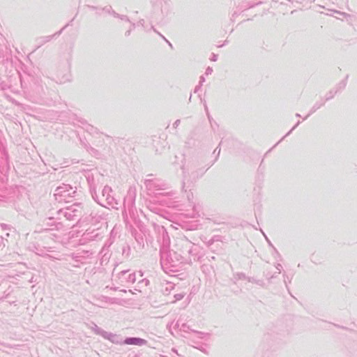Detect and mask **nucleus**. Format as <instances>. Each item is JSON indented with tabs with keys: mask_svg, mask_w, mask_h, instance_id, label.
Listing matches in <instances>:
<instances>
[{
	"mask_svg": "<svg viewBox=\"0 0 357 357\" xmlns=\"http://www.w3.org/2000/svg\"><path fill=\"white\" fill-rule=\"evenodd\" d=\"M220 153V148L218 146L213 151L214 154L216 153L214 161L206 168L204 166V162L203 159L199 157H193L190 158L186 164L183 165L182 167L183 188H184L186 184L192 183L201 178L206 170L218 160Z\"/></svg>",
	"mask_w": 357,
	"mask_h": 357,
	"instance_id": "1",
	"label": "nucleus"
},
{
	"mask_svg": "<svg viewBox=\"0 0 357 357\" xmlns=\"http://www.w3.org/2000/svg\"><path fill=\"white\" fill-rule=\"evenodd\" d=\"M87 181L89 185L90 192L94 201L105 208L111 206L112 208H117L119 202L112 195L113 191L111 187L108 185L104 186L101 190V193L98 194L97 191V184L93 177L88 175Z\"/></svg>",
	"mask_w": 357,
	"mask_h": 357,
	"instance_id": "2",
	"label": "nucleus"
},
{
	"mask_svg": "<svg viewBox=\"0 0 357 357\" xmlns=\"http://www.w3.org/2000/svg\"><path fill=\"white\" fill-rule=\"evenodd\" d=\"M184 257L173 250H166L164 248L160 250V264L162 270L168 273L178 271L183 263Z\"/></svg>",
	"mask_w": 357,
	"mask_h": 357,
	"instance_id": "3",
	"label": "nucleus"
},
{
	"mask_svg": "<svg viewBox=\"0 0 357 357\" xmlns=\"http://www.w3.org/2000/svg\"><path fill=\"white\" fill-rule=\"evenodd\" d=\"M148 176L153 177V175L149 174ZM144 185L150 194L159 195L162 196H170L174 194L172 192H165L167 190V184L162 180L157 178H150L145 179Z\"/></svg>",
	"mask_w": 357,
	"mask_h": 357,
	"instance_id": "4",
	"label": "nucleus"
},
{
	"mask_svg": "<svg viewBox=\"0 0 357 357\" xmlns=\"http://www.w3.org/2000/svg\"><path fill=\"white\" fill-rule=\"evenodd\" d=\"M83 212V206L81 203H75L69 206L57 211L58 218H65L70 221H78Z\"/></svg>",
	"mask_w": 357,
	"mask_h": 357,
	"instance_id": "5",
	"label": "nucleus"
},
{
	"mask_svg": "<svg viewBox=\"0 0 357 357\" xmlns=\"http://www.w3.org/2000/svg\"><path fill=\"white\" fill-rule=\"evenodd\" d=\"M76 193V188L63 183L56 188L54 195L59 202H69L70 199L75 197Z\"/></svg>",
	"mask_w": 357,
	"mask_h": 357,
	"instance_id": "6",
	"label": "nucleus"
},
{
	"mask_svg": "<svg viewBox=\"0 0 357 357\" xmlns=\"http://www.w3.org/2000/svg\"><path fill=\"white\" fill-rule=\"evenodd\" d=\"M136 198V189L130 187L127 192V195L124 197L123 200V215L124 218H127L129 215L130 217L135 215L136 208L135 206Z\"/></svg>",
	"mask_w": 357,
	"mask_h": 357,
	"instance_id": "7",
	"label": "nucleus"
},
{
	"mask_svg": "<svg viewBox=\"0 0 357 357\" xmlns=\"http://www.w3.org/2000/svg\"><path fill=\"white\" fill-rule=\"evenodd\" d=\"M103 237V231L101 228H89L82 236V239L84 243L91 241H99Z\"/></svg>",
	"mask_w": 357,
	"mask_h": 357,
	"instance_id": "8",
	"label": "nucleus"
},
{
	"mask_svg": "<svg viewBox=\"0 0 357 357\" xmlns=\"http://www.w3.org/2000/svg\"><path fill=\"white\" fill-rule=\"evenodd\" d=\"M118 282L122 286H129L133 284L136 280L135 273L130 272V270L121 271L117 275Z\"/></svg>",
	"mask_w": 357,
	"mask_h": 357,
	"instance_id": "9",
	"label": "nucleus"
},
{
	"mask_svg": "<svg viewBox=\"0 0 357 357\" xmlns=\"http://www.w3.org/2000/svg\"><path fill=\"white\" fill-rule=\"evenodd\" d=\"M33 252L38 255L42 257H48L52 259L59 260L60 258L56 255H49L47 252H53L52 248L40 247L39 245L33 246Z\"/></svg>",
	"mask_w": 357,
	"mask_h": 357,
	"instance_id": "10",
	"label": "nucleus"
},
{
	"mask_svg": "<svg viewBox=\"0 0 357 357\" xmlns=\"http://www.w3.org/2000/svg\"><path fill=\"white\" fill-rule=\"evenodd\" d=\"M176 246L177 250L181 252V255H185L189 247L192 246V242L186 237L183 236L177 239Z\"/></svg>",
	"mask_w": 357,
	"mask_h": 357,
	"instance_id": "11",
	"label": "nucleus"
},
{
	"mask_svg": "<svg viewBox=\"0 0 357 357\" xmlns=\"http://www.w3.org/2000/svg\"><path fill=\"white\" fill-rule=\"evenodd\" d=\"M8 178L5 174L0 175V199L6 198L10 193L7 188Z\"/></svg>",
	"mask_w": 357,
	"mask_h": 357,
	"instance_id": "12",
	"label": "nucleus"
},
{
	"mask_svg": "<svg viewBox=\"0 0 357 357\" xmlns=\"http://www.w3.org/2000/svg\"><path fill=\"white\" fill-rule=\"evenodd\" d=\"M68 26V24H66V26H64L60 31L56 32L55 33H54L53 35H50V36H42V37H40L38 38H37L36 41L38 44V47H40L43 45H45V43L51 41L55 36H59V35L61 34V33L63 32V31Z\"/></svg>",
	"mask_w": 357,
	"mask_h": 357,
	"instance_id": "13",
	"label": "nucleus"
},
{
	"mask_svg": "<svg viewBox=\"0 0 357 357\" xmlns=\"http://www.w3.org/2000/svg\"><path fill=\"white\" fill-rule=\"evenodd\" d=\"M102 337L114 344H123V338L119 335L106 331Z\"/></svg>",
	"mask_w": 357,
	"mask_h": 357,
	"instance_id": "14",
	"label": "nucleus"
},
{
	"mask_svg": "<svg viewBox=\"0 0 357 357\" xmlns=\"http://www.w3.org/2000/svg\"><path fill=\"white\" fill-rule=\"evenodd\" d=\"M146 341L144 339L139 337H126L125 340H123V344H130V345H143L146 344Z\"/></svg>",
	"mask_w": 357,
	"mask_h": 357,
	"instance_id": "15",
	"label": "nucleus"
},
{
	"mask_svg": "<svg viewBox=\"0 0 357 357\" xmlns=\"http://www.w3.org/2000/svg\"><path fill=\"white\" fill-rule=\"evenodd\" d=\"M185 255H188V258L185 259L188 263H192V261L198 260L197 257V250L195 248L194 244L192 243V246L189 247V248L186 251V254Z\"/></svg>",
	"mask_w": 357,
	"mask_h": 357,
	"instance_id": "16",
	"label": "nucleus"
},
{
	"mask_svg": "<svg viewBox=\"0 0 357 357\" xmlns=\"http://www.w3.org/2000/svg\"><path fill=\"white\" fill-rule=\"evenodd\" d=\"M174 283L168 281H164L161 283V291L166 295L170 294V292L174 289Z\"/></svg>",
	"mask_w": 357,
	"mask_h": 357,
	"instance_id": "17",
	"label": "nucleus"
},
{
	"mask_svg": "<svg viewBox=\"0 0 357 357\" xmlns=\"http://www.w3.org/2000/svg\"><path fill=\"white\" fill-rule=\"evenodd\" d=\"M326 101L324 99H321L320 100L317 101L314 104V105L311 107L308 114L304 118V119H306L308 118L310 115H312L313 113H314L317 109H319L320 107L324 105Z\"/></svg>",
	"mask_w": 357,
	"mask_h": 357,
	"instance_id": "18",
	"label": "nucleus"
},
{
	"mask_svg": "<svg viewBox=\"0 0 357 357\" xmlns=\"http://www.w3.org/2000/svg\"><path fill=\"white\" fill-rule=\"evenodd\" d=\"M202 240L208 247H210L215 242H222V236L220 235H215L208 241H206V238H204V239L202 238Z\"/></svg>",
	"mask_w": 357,
	"mask_h": 357,
	"instance_id": "19",
	"label": "nucleus"
},
{
	"mask_svg": "<svg viewBox=\"0 0 357 357\" xmlns=\"http://www.w3.org/2000/svg\"><path fill=\"white\" fill-rule=\"evenodd\" d=\"M91 218V222L93 223H98L101 220H104V216L102 214H99L96 212H91L90 214Z\"/></svg>",
	"mask_w": 357,
	"mask_h": 357,
	"instance_id": "20",
	"label": "nucleus"
},
{
	"mask_svg": "<svg viewBox=\"0 0 357 357\" xmlns=\"http://www.w3.org/2000/svg\"><path fill=\"white\" fill-rule=\"evenodd\" d=\"M83 128L86 130V132H89L91 135H96L98 133V129L94 126L87 123H83Z\"/></svg>",
	"mask_w": 357,
	"mask_h": 357,
	"instance_id": "21",
	"label": "nucleus"
},
{
	"mask_svg": "<svg viewBox=\"0 0 357 357\" xmlns=\"http://www.w3.org/2000/svg\"><path fill=\"white\" fill-rule=\"evenodd\" d=\"M232 281L234 284L240 280H247V276L243 273H236L233 275Z\"/></svg>",
	"mask_w": 357,
	"mask_h": 357,
	"instance_id": "22",
	"label": "nucleus"
},
{
	"mask_svg": "<svg viewBox=\"0 0 357 357\" xmlns=\"http://www.w3.org/2000/svg\"><path fill=\"white\" fill-rule=\"evenodd\" d=\"M131 249L128 244H125L122 248V255L128 258L130 255Z\"/></svg>",
	"mask_w": 357,
	"mask_h": 357,
	"instance_id": "23",
	"label": "nucleus"
},
{
	"mask_svg": "<svg viewBox=\"0 0 357 357\" xmlns=\"http://www.w3.org/2000/svg\"><path fill=\"white\" fill-rule=\"evenodd\" d=\"M337 92H338V89H333L332 90H331L329 92H328L326 94L324 100L326 102L328 100H331Z\"/></svg>",
	"mask_w": 357,
	"mask_h": 357,
	"instance_id": "24",
	"label": "nucleus"
},
{
	"mask_svg": "<svg viewBox=\"0 0 357 357\" xmlns=\"http://www.w3.org/2000/svg\"><path fill=\"white\" fill-rule=\"evenodd\" d=\"M348 78V75L345 77L344 79L342 80L334 89H338V92L344 89L347 85V80Z\"/></svg>",
	"mask_w": 357,
	"mask_h": 357,
	"instance_id": "25",
	"label": "nucleus"
},
{
	"mask_svg": "<svg viewBox=\"0 0 357 357\" xmlns=\"http://www.w3.org/2000/svg\"><path fill=\"white\" fill-rule=\"evenodd\" d=\"M112 15L114 17L119 18L120 20H121L123 21H126V22H130V20H129V18H128V17L127 15H119V13H116L115 11H112Z\"/></svg>",
	"mask_w": 357,
	"mask_h": 357,
	"instance_id": "26",
	"label": "nucleus"
},
{
	"mask_svg": "<svg viewBox=\"0 0 357 357\" xmlns=\"http://www.w3.org/2000/svg\"><path fill=\"white\" fill-rule=\"evenodd\" d=\"M247 280L249 282L255 283L259 286H264V282L261 280H256L254 278L247 277Z\"/></svg>",
	"mask_w": 357,
	"mask_h": 357,
	"instance_id": "27",
	"label": "nucleus"
},
{
	"mask_svg": "<svg viewBox=\"0 0 357 357\" xmlns=\"http://www.w3.org/2000/svg\"><path fill=\"white\" fill-rule=\"evenodd\" d=\"M6 244L3 238L0 236V257L3 255Z\"/></svg>",
	"mask_w": 357,
	"mask_h": 357,
	"instance_id": "28",
	"label": "nucleus"
},
{
	"mask_svg": "<svg viewBox=\"0 0 357 357\" xmlns=\"http://www.w3.org/2000/svg\"><path fill=\"white\" fill-rule=\"evenodd\" d=\"M0 153L1 154L5 157V159L7 160L8 158V153L6 151V147L3 145V142L0 140Z\"/></svg>",
	"mask_w": 357,
	"mask_h": 357,
	"instance_id": "29",
	"label": "nucleus"
},
{
	"mask_svg": "<svg viewBox=\"0 0 357 357\" xmlns=\"http://www.w3.org/2000/svg\"><path fill=\"white\" fill-rule=\"evenodd\" d=\"M283 278H284V284L286 286V288L289 291L288 284L291 283L292 278L289 277L288 275L284 273L283 274Z\"/></svg>",
	"mask_w": 357,
	"mask_h": 357,
	"instance_id": "30",
	"label": "nucleus"
},
{
	"mask_svg": "<svg viewBox=\"0 0 357 357\" xmlns=\"http://www.w3.org/2000/svg\"><path fill=\"white\" fill-rule=\"evenodd\" d=\"M111 243H105L104 246L102 247L101 251H100V254H102L103 255V257H105L106 255H107V252H108V248L111 245Z\"/></svg>",
	"mask_w": 357,
	"mask_h": 357,
	"instance_id": "31",
	"label": "nucleus"
},
{
	"mask_svg": "<svg viewBox=\"0 0 357 357\" xmlns=\"http://www.w3.org/2000/svg\"><path fill=\"white\" fill-rule=\"evenodd\" d=\"M205 109H206V115H207V117H208V119L209 123H210V124H211V129H212V130H214L213 123V121L214 120H213V118L211 116V115H210V114H209V112H208V107H207V106H206V105H205Z\"/></svg>",
	"mask_w": 357,
	"mask_h": 357,
	"instance_id": "32",
	"label": "nucleus"
},
{
	"mask_svg": "<svg viewBox=\"0 0 357 357\" xmlns=\"http://www.w3.org/2000/svg\"><path fill=\"white\" fill-rule=\"evenodd\" d=\"M70 80V75L68 73L65 74L61 78L58 77V81L60 83H65Z\"/></svg>",
	"mask_w": 357,
	"mask_h": 357,
	"instance_id": "33",
	"label": "nucleus"
},
{
	"mask_svg": "<svg viewBox=\"0 0 357 357\" xmlns=\"http://www.w3.org/2000/svg\"><path fill=\"white\" fill-rule=\"evenodd\" d=\"M94 331L96 334L100 335L102 337H103L104 333H105V332H106L105 331L99 328L97 325H95Z\"/></svg>",
	"mask_w": 357,
	"mask_h": 357,
	"instance_id": "34",
	"label": "nucleus"
},
{
	"mask_svg": "<svg viewBox=\"0 0 357 357\" xmlns=\"http://www.w3.org/2000/svg\"><path fill=\"white\" fill-rule=\"evenodd\" d=\"M264 276L269 282H271L272 279L276 278V275H272V273H271L269 271L264 273Z\"/></svg>",
	"mask_w": 357,
	"mask_h": 357,
	"instance_id": "35",
	"label": "nucleus"
},
{
	"mask_svg": "<svg viewBox=\"0 0 357 357\" xmlns=\"http://www.w3.org/2000/svg\"><path fill=\"white\" fill-rule=\"evenodd\" d=\"M101 10H102V11H105V13H107L111 14V15H112V11H114V10H112V6H105V7L102 8Z\"/></svg>",
	"mask_w": 357,
	"mask_h": 357,
	"instance_id": "36",
	"label": "nucleus"
},
{
	"mask_svg": "<svg viewBox=\"0 0 357 357\" xmlns=\"http://www.w3.org/2000/svg\"><path fill=\"white\" fill-rule=\"evenodd\" d=\"M184 296H185V294H183V293L176 294L174 295L175 301L181 300L184 297Z\"/></svg>",
	"mask_w": 357,
	"mask_h": 357,
	"instance_id": "37",
	"label": "nucleus"
},
{
	"mask_svg": "<svg viewBox=\"0 0 357 357\" xmlns=\"http://www.w3.org/2000/svg\"><path fill=\"white\" fill-rule=\"evenodd\" d=\"M275 268H276V271H275V273H278V274H280L281 273V271H282V266L280 264H277L275 265Z\"/></svg>",
	"mask_w": 357,
	"mask_h": 357,
	"instance_id": "38",
	"label": "nucleus"
},
{
	"mask_svg": "<svg viewBox=\"0 0 357 357\" xmlns=\"http://www.w3.org/2000/svg\"><path fill=\"white\" fill-rule=\"evenodd\" d=\"M151 29H153L155 32L158 33L168 44L169 45L172 47V45L171 44V43L169 41H168L162 34H160V33H158V31H156V30L154 29V27L152 26Z\"/></svg>",
	"mask_w": 357,
	"mask_h": 357,
	"instance_id": "39",
	"label": "nucleus"
},
{
	"mask_svg": "<svg viewBox=\"0 0 357 357\" xmlns=\"http://www.w3.org/2000/svg\"><path fill=\"white\" fill-rule=\"evenodd\" d=\"M175 326H176L177 328H180V330H183V331H185V328H188V327L186 326V325H185V324H182V326L180 327V326H179V323H178V321H177L176 322Z\"/></svg>",
	"mask_w": 357,
	"mask_h": 357,
	"instance_id": "40",
	"label": "nucleus"
},
{
	"mask_svg": "<svg viewBox=\"0 0 357 357\" xmlns=\"http://www.w3.org/2000/svg\"><path fill=\"white\" fill-rule=\"evenodd\" d=\"M213 73V68L211 67H208L206 70L205 74L206 75H209Z\"/></svg>",
	"mask_w": 357,
	"mask_h": 357,
	"instance_id": "41",
	"label": "nucleus"
},
{
	"mask_svg": "<svg viewBox=\"0 0 357 357\" xmlns=\"http://www.w3.org/2000/svg\"><path fill=\"white\" fill-rule=\"evenodd\" d=\"M299 124L300 121H298L296 124L286 134V136L289 135Z\"/></svg>",
	"mask_w": 357,
	"mask_h": 357,
	"instance_id": "42",
	"label": "nucleus"
},
{
	"mask_svg": "<svg viewBox=\"0 0 357 357\" xmlns=\"http://www.w3.org/2000/svg\"><path fill=\"white\" fill-rule=\"evenodd\" d=\"M180 123H181L180 119H177V120H176V121H175V122L173 123V127H174V128H178V126H179Z\"/></svg>",
	"mask_w": 357,
	"mask_h": 357,
	"instance_id": "43",
	"label": "nucleus"
},
{
	"mask_svg": "<svg viewBox=\"0 0 357 357\" xmlns=\"http://www.w3.org/2000/svg\"><path fill=\"white\" fill-rule=\"evenodd\" d=\"M139 283H144L145 286H148L149 284V280L147 279H142Z\"/></svg>",
	"mask_w": 357,
	"mask_h": 357,
	"instance_id": "44",
	"label": "nucleus"
},
{
	"mask_svg": "<svg viewBox=\"0 0 357 357\" xmlns=\"http://www.w3.org/2000/svg\"><path fill=\"white\" fill-rule=\"evenodd\" d=\"M217 59H218V55H217V54H212V56H211V60L212 61H217Z\"/></svg>",
	"mask_w": 357,
	"mask_h": 357,
	"instance_id": "45",
	"label": "nucleus"
},
{
	"mask_svg": "<svg viewBox=\"0 0 357 357\" xmlns=\"http://www.w3.org/2000/svg\"><path fill=\"white\" fill-rule=\"evenodd\" d=\"M213 127H214V130H213L215 131L219 127V125L215 121H213Z\"/></svg>",
	"mask_w": 357,
	"mask_h": 357,
	"instance_id": "46",
	"label": "nucleus"
},
{
	"mask_svg": "<svg viewBox=\"0 0 357 357\" xmlns=\"http://www.w3.org/2000/svg\"><path fill=\"white\" fill-rule=\"evenodd\" d=\"M131 31H132V29H128V30L126 31L125 36L126 37L129 36L131 33Z\"/></svg>",
	"mask_w": 357,
	"mask_h": 357,
	"instance_id": "47",
	"label": "nucleus"
},
{
	"mask_svg": "<svg viewBox=\"0 0 357 357\" xmlns=\"http://www.w3.org/2000/svg\"><path fill=\"white\" fill-rule=\"evenodd\" d=\"M205 82V78L204 76H201L200 77V80H199V85H202V83Z\"/></svg>",
	"mask_w": 357,
	"mask_h": 357,
	"instance_id": "48",
	"label": "nucleus"
},
{
	"mask_svg": "<svg viewBox=\"0 0 357 357\" xmlns=\"http://www.w3.org/2000/svg\"><path fill=\"white\" fill-rule=\"evenodd\" d=\"M130 25L129 29H132V30H134V29H135V23H133V22H130Z\"/></svg>",
	"mask_w": 357,
	"mask_h": 357,
	"instance_id": "49",
	"label": "nucleus"
},
{
	"mask_svg": "<svg viewBox=\"0 0 357 357\" xmlns=\"http://www.w3.org/2000/svg\"><path fill=\"white\" fill-rule=\"evenodd\" d=\"M200 88H201V85H199V84L198 86H197L195 87V90H194V92H195V93H197V92L200 89Z\"/></svg>",
	"mask_w": 357,
	"mask_h": 357,
	"instance_id": "50",
	"label": "nucleus"
},
{
	"mask_svg": "<svg viewBox=\"0 0 357 357\" xmlns=\"http://www.w3.org/2000/svg\"><path fill=\"white\" fill-rule=\"evenodd\" d=\"M75 264L73 265L74 267H79V264H78V260H75Z\"/></svg>",
	"mask_w": 357,
	"mask_h": 357,
	"instance_id": "51",
	"label": "nucleus"
},
{
	"mask_svg": "<svg viewBox=\"0 0 357 357\" xmlns=\"http://www.w3.org/2000/svg\"><path fill=\"white\" fill-rule=\"evenodd\" d=\"M88 7H89L90 9H92V10H96V9H97V8H96V7L93 6H88Z\"/></svg>",
	"mask_w": 357,
	"mask_h": 357,
	"instance_id": "52",
	"label": "nucleus"
},
{
	"mask_svg": "<svg viewBox=\"0 0 357 357\" xmlns=\"http://www.w3.org/2000/svg\"><path fill=\"white\" fill-rule=\"evenodd\" d=\"M285 137H287V136H286V135H285V136H284V137H283L280 140H279V141L277 142V144H275V146H278V144H279L281 142V141H282V140Z\"/></svg>",
	"mask_w": 357,
	"mask_h": 357,
	"instance_id": "53",
	"label": "nucleus"
},
{
	"mask_svg": "<svg viewBox=\"0 0 357 357\" xmlns=\"http://www.w3.org/2000/svg\"><path fill=\"white\" fill-rule=\"evenodd\" d=\"M285 137H287V136H286V135H285V136H284V137H283L280 140H279V141L277 142V144H275V146H278V144H279L281 142V141H282V140Z\"/></svg>",
	"mask_w": 357,
	"mask_h": 357,
	"instance_id": "54",
	"label": "nucleus"
},
{
	"mask_svg": "<svg viewBox=\"0 0 357 357\" xmlns=\"http://www.w3.org/2000/svg\"><path fill=\"white\" fill-rule=\"evenodd\" d=\"M285 137H287V136H286V135H285V136H284V137H283L280 140H279V141L277 142V144H275V146H278V144H279L281 142V141H282V140Z\"/></svg>",
	"mask_w": 357,
	"mask_h": 357,
	"instance_id": "55",
	"label": "nucleus"
},
{
	"mask_svg": "<svg viewBox=\"0 0 357 357\" xmlns=\"http://www.w3.org/2000/svg\"><path fill=\"white\" fill-rule=\"evenodd\" d=\"M285 137H287V136H286V135H285V136H284V137H283L280 140H279V141L277 142V144H275V146H278V144H279L281 142V141H282V140Z\"/></svg>",
	"mask_w": 357,
	"mask_h": 357,
	"instance_id": "56",
	"label": "nucleus"
},
{
	"mask_svg": "<svg viewBox=\"0 0 357 357\" xmlns=\"http://www.w3.org/2000/svg\"><path fill=\"white\" fill-rule=\"evenodd\" d=\"M285 137H287V136H286V135H285V136H284V137H283L280 140H279V141L277 142V144H275V146H278V144H279L281 142V141H282V140Z\"/></svg>",
	"mask_w": 357,
	"mask_h": 357,
	"instance_id": "57",
	"label": "nucleus"
},
{
	"mask_svg": "<svg viewBox=\"0 0 357 357\" xmlns=\"http://www.w3.org/2000/svg\"><path fill=\"white\" fill-rule=\"evenodd\" d=\"M51 229H45L43 231L46 233H49Z\"/></svg>",
	"mask_w": 357,
	"mask_h": 357,
	"instance_id": "58",
	"label": "nucleus"
},
{
	"mask_svg": "<svg viewBox=\"0 0 357 357\" xmlns=\"http://www.w3.org/2000/svg\"><path fill=\"white\" fill-rule=\"evenodd\" d=\"M227 43V40L225 41L224 44L218 45V47H222L223 45H225Z\"/></svg>",
	"mask_w": 357,
	"mask_h": 357,
	"instance_id": "59",
	"label": "nucleus"
},
{
	"mask_svg": "<svg viewBox=\"0 0 357 357\" xmlns=\"http://www.w3.org/2000/svg\"><path fill=\"white\" fill-rule=\"evenodd\" d=\"M265 237H266V240L268 241V244L273 247V245H272V244H271V243L268 240L267 237H266V236H265Z\"/></svg>",
	"mask_w": 357,
	"mask_h": 357,
	"instance_id": "60",
	"label": "nucleus"
},
{
	"mask_svg": "<svg viewBox=\"0 0 357 357\" xmlns=\"http://www.w3.org/2000/svg\"><path fill=\"white\" fill-rule=\"evenodd\" d=\"M1 227L2 228H5V229L6 228V225H1Z\"/></svg>",
	"mask_w": 357,
	"mask_h": 357,
	"instance_id": "61",
	"label": "nucleus"
},
{
	"mask_svg": "<svg viewBox=\"0 0 357 357\" xmlns=\"http://www.w3.org/2000/svg\"><path fill=\"white\" fill-rule=\"evenodd\" d=\"M278 275H279V274L275 273V272L274 273H273V274H272V275H276V278L278 277Z\"/></svg>",
	"mask_w": 357,
	"mask_h": 357,
	"instance_id": "62",
	"label": "nucleus"
},
{
	"mask_svg": "<svg viewBox=\"0 0 357 357\" xmlns=\"http://www.w3.org/2000/svg\"><path fill=\"white\" fill-rule=\"evenodd\" d=\"M296 116L301 117V115H300V114L297 113V114H296Z\"/></svg>",
	"mask_w": 357,
	"mask_h": 357,
	"instance_id": "63",
	"label": "nucleus"
},
{
	"mask_svg": "<svg viewBox=\"0 0 357 357\" xmlns=\"http://www.w3.org/2000/svg\"><path fill=\"white\" fill-rule=\"evenodd\" d=\"M215 257H211V259L212 260H215Z\"/></svg>",
	"mask_w": 357,
	"mask_h": 357,
	"instance_id": "64",
	"label": "nucleus"
}]
</instances>
